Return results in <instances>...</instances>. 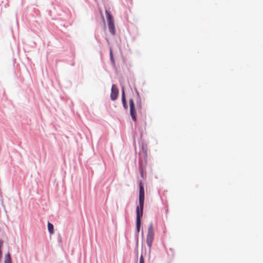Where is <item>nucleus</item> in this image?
<instances>
[{
    "label": "nucleus",
    "instance_id": "obj_2",
    "mask_svg": "<svg viewBox=\"0 0 263 263\" xmlns=\"http://www.w3.org/2000/svg\"><path fill=\"white\" fill-rule=\"evenodd\" d=\"M154 235L155 233L153 224V223L151 222L148 226L147 234L146 236V243L149 248H151L152 246V243L154 239Z\"/></svg>",
    "mask_w": 263,
    "mask_h": 263
},
{
    "label": "nucleus",
    "instance_id": "obj_12",
    "mask_svg": "<svg viewBox=\"0 0 263 263\" xmlns=\"http://www.w3.org/2000/svg\"><path fill=\"white\" fill-rule=\"evenodd\" d=\"M2 245H3V241H0V258L1 257L2 254V253L1 251V248H2Z\"/></svg>",
    "mask_w": 263,
    "mask_h": 263
},
{
    "label": "nucleus",
    "instance_id": "obj_7",
    "mask_svg": "<svg viewBox=\"0 0 263 263\" xmlns=\"http://www.w3.org/2000/svg\"><path fill=\"white\" fill-rule=\"evenodd\" d=\"M48 230L49 232L51 234H53L54 233L53 225L50 222L48 223Z\"/></svg>",
    "mask_w": 263,
    "mask_h": 263
},
{
    "label": "nucleus",
    "instance_id": "obj_10",
    "mask_svg": "<svg viewBox=\"0 0 263 263\" xmlns=\"http://www.w3.org/2000/svg\"><path fill=\"white\" fill-rule=\"evenodd\" d=\"M110 60L111 61V62L112 63V64H115V60H114V59L113 58V53H112V50L111 48H110Z\"/></svg>",
    "mask_w": 263,
    "mask_h": 263
},
{
    "label": "nucleus",
    "instance_id": "obj_6",
    "mask_svg": "<svg viewBox=\"0 0 263 263\" xmlns=\"http://www.w3.org/2000/svg\"><path fill=\"white\" fill-rule=\"evenodd\" d=\"M122 102L123 105V107H124V108L127 109V105L126 99H125V92H124V88H122Z\"/></svg>",
    "mask_w": 263,
    "mask_h": 263
},
{
    "label": "nucleus",
    "instance_id": "obj_8",
    "mask_svg": "<svg viewBox=\"0 0 263 263\" xmlns=\"http://www.w3.org/2000/svg\"><path fill=\"white\" fill-rule=\"evenodd\" d=\"M5 263H12L11 256L9 253L5 256Z\"/></svg>",
    "mask_w": 263,
    "mask_h": 263
},
{
    "label": "nucleus",
    "instance_id": "obj_11",
    "mask_svg": "<svg viewBox=\"0 0 263 263\" xmlns=\"http://www.w3.org/2000/svg\"><path fill=\"white\" fill-rule=\"evenodd\" d=\"M139 263H144V259L142 255L140 257Z\"/></svg>",
    "mask_w": 263,
    "mask_h": 263
},
{
    "label": "nucleus",
    "instance_id": "obj_9",
    "mask_svg": "<svg viewBox=\"0 0 263 263\" xmlns=\"http://www.w3.org/2000/svg\"><path fill=\"white\" fill-rule=\"evenodd\" d=\"M141 108V102L140 99L137 101V109L138 110H140Z\"/></svg>",
    "mask_w": 263,
    "mask_h": 263
},
{
    "label": "nucleus",
    "instance_id": "obj_3",
    "mask_svg": "<svg viewBox=\"0 0 263 263\" xmlns=\"http://www.w3.org/2000/svg\"><path fill=\"white\" fill-rule=\"evenodd\" d=\"M107 20L109 31L112 35L115 34V27L114 25V20L112 15L107 11H106Z\"/></svg>",
    "mask_w": 263,
    "mask_h": 263
},
{
    "label": "nucleus",
    "instance_id": "obj_4",
    "mask_svg": "<svg viewBox=\"0 0 263 263\" xmlns=\"http://www.w3.org/2000/svg\"><path fill=\"white\" fill-rule=\"evenodd\" d=\"M129 103L130 115L132 117L133 120L134 121H136L137 119V113L134 101L132 99H130L129 101Z\"/></svg>",
    "mask_w": 263,
    "mask_h": 263
},
{
    "label": "nucleus",
    "instance_id": "obj_1",
    "mask_svg": "<svg viewBox=\"0 0 263 263\" xmlns=\"http://www.w3.org/2000/svg\"><path fill=\"white\" fill-rule=\"evenodd\" d=\"M144 201V190L142 182L140 181L139 183V205L136 208V228L137 232L140 231L141 225V217L143 215V211Z\"/></svg>",
    "mask_w": 263,
    "mask_h": 263
},
{
    "label": "nucleus",
    "instance_id": "obj_5",
    "mask_svg": "<svg viewBox=\"0 0 263 263\" xmlns=\"http://www.w3.org/2000/svg\"><path fill=\"white\" fill-rule=\"evenodd\" d=\"M119 89L116 85L113 84L111 87V92L110 94V98L112 101L116 100L118 96Z\"/></svg>",
    "mask_w": 263,
    "mask_h": 263
}]
</instances>
